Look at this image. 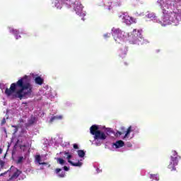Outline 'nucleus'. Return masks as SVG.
Wrapping results in <instances>:
<instances>
[{
  "label": "nucleus",
  "mask_w": 181,
  "mask_h": 181,
  "mask_svg": "<svg viewBox=\"0 0 181 181\" xmlns=\"http://www.w3.org/2000/svg\"><path fill=\"white\" fill-rule=\"evenodd\" d=\"M163 11V26H177L181 22V0H158Z\"/></svg>",
  "instance_id": "f257e3e1"
},
{
  "label": "nucleus",
  "mask_w": 181,
  "mask_h": 181,
  "mask_svg": "<svg viewBox=\"0 0 181 181\" xmlns=\"http://www.w3.org/2000/svg\"><path fill=\"white\" fill-rule=\"evenodd\" d=\"M33 87L28 80V76L19 79L16 83H11L10 88H6L5 94L7 97L12 95L13 98L25 100L32 95Z\"/></svg>",
  "instance_id": "f03ea898"
},
{
  "label": "nucleus",
  "mask_w": 181,
  "mask_h": 181,
  "mask_svg": "<svg viewBox=\"0 0 181 181\" xmlns=\"http://www.w3.org/2000/svg\"><path fill=\"white\" fill-rule=\"evenodd\" d=\"M112 35L116 43H124L127 40L131 45H146L148 43L147 40L142 37L141 30L134 29L132 32L127 33L119 28H112Z\"/></svg>",
  "instance_id": "7ed1b4c3"
},
{
  "label": "nucleus",
  "mask_w": 181,
  "mask_h": 181,
  "mask_svg": "<svg viewBox=\"0 0 181 181\" xmlns=\"http://www.w3.org/2000/svg\"><path fill=\"white\" fill-rule=\"evenodd\" d=\"M29 141H30V139H29L26 131L23 129L21 130L14 146V149L20 148V149L23 151L21 154L14 158V161L17 165H22L25 160H29V156L30 155V152L28 150V148H29Z\"/></svg>",
  "instance_id": "20e7f679"
},
{
  "label": "nucleus",
  "mask_w": 181,
  "mask_h": 181,
  "mask_svg": "<svg viewBox=\"0 0 181 181\" xmlns=\"http://www.w3.org/2000/svg\"><path fill=\"white\" fill-rule=\"evenodd\" d=\"M74 152V150H72L70 151H62L59 153L60 157L57 158V162L59 163V165H62V166L66 165V159L68 161V163L71 165L72 166H76L77 168H81L83 166V163L81 161H78L77 163H74L71 161V158H73V153Z\"/></svg>",
  "instance_id": "39448f33"
},
{
  "label": "nucleus",
  "mask_w": 181,
  "mask_h": 181,
  "mask_svg": "<svg viewBox=\"0 0 181 181\" xmlns=\"http://www.w3.org/2000/svg\"><path fill=\"white\" fill-rule=\"evenodd\" d=\"M90 133L91 135H94V141L92 144H95L96 146H100L103 144L101 141L107 139V135H108V133L105 134V132H101L95 124L90 127Z\"/></svg>",
  "instance_id": "423d86ee"
},
{
  "label": "nucleus",
  "mask_w": 181,
  "mask_h": 181,
  "mask_svg": "<svg viewBox=\"0 0 181 181\" xmlns=\"http://www.w3.org/2000/svg\"><path fill=\"white\" fill-rule=\"evenodd\" d=\"M179 156L177 155V152L176 151H173V155L170 156V164L168 165V169H171L172 171L176 170V167L179 163Z\"/></svg>",
  "instance_id": "0eeeda50"
},
{
  "label": "nucleus",
  "mask_w": 181,
  "mask_h": 181,
  "mask_svg": "<svg viewBox=\"0 0 181 181\" xmlns=\"http://www.w3.org/2000/svg\"><path fill=\"white\" fill-rule=\"evenodd\" d=\"M74 9L76 15H78V16H86V11H83V5H81L80 1H75L74 3Z\"/></svg>",
  "instance_id": "6e6552de"
},
{
  "label": "nucleus",
  "mask_w": 181,
  "mask_h": 181,
  "mask_svg": "<svg viewBox=\"0 0 181 181\" xmlns=\"http://www.w3.org/2000/svg\"><path fill=\"white\" fill-rule=\"evenodd\" d=\"M146 18H148V19H150V21L154 23H158L159 25L163 26V20H159L158 16H156V14L153 12L148 11L147 14L146 15Z\"/></svg>",
  "instance_id": "1a4fd4ad"
},
{
  "label": "nucleus",
  "mask_w": 181,
  "mask_h": 181,
  "mask_svg": "<svg viewBox=\"0 0 181 181\" xmlns=\"http://www.w3.org/2000/svg\"><path fill=\"white\" fill-rule=\"evenodd\" d=\"M119 18L122 19L126 25H132V23H135V19L129 16L128 13H123L122 15L119 16Z\"/></svg>",
  "instance_id": "9d476101"
},
{
  "label": "nucleus",
  "mask_w": 181,
  "mask_h": 181,
  "mask_svg": "<svg viewBox=\"0 0 181 181\" xmlns=\"http://www.w3.org/2000/svg\"><path fill=\"white\" fill-rule=\"evenodd\" d=\"M122 5V2H121V0H114L113 1L106 3L105 6H107L109 11H111L113 8H118V6H121Z\"/></svg>",
  "instance_id": "9b49d317"
},
{
  "label": "nucleus",
  "mask_w": 181,
  "mask_h": 181,
  "mask_svg": "<svg viewBox=\"0 0 181 181\" xmlns=\"http://www.w3.org/2000/svg\"><path fill=\"white\" fill-rule=\"evenodd\" d=\"M60 2H62V4H65L67 8H71V6H70L71 0H55L54 5L57 9H60L62 6H63V4Z\"/></svg>",
  "instance_id": "f8f14e48"
},
{
  "label": "nucleus",
  "mask_w": 181,
  "mask_h": 181,
  "mask_svg": "<svg viewBox=\"0 0 181 181\" xmlns=\"http://www.w3.org/2000/svg\"><path fill=\"white\" fill-rule=\"evenodd\" d=\"M42 91H44V95H46V97H47V98H49L50 100L54 98V95H57L56 93L53 94V93L52 92V88L49 86H46L45 88H44V90H42Z\"/></svg>",
  "instance_id": "ddd939ff"
},
{
  "label": "nucleus",
  "mask_w": 181,
  "mask_h": 181,
  "mask_svg": "<svg viewBox=\"0 0 181 181\" xmlns=\"http://www.w3.org/2000/svg\"><path fill=\"white\" fill-rule=\"evenodd\" d=\"M125 144L122 140H119L115 143L112 144V148H115V149H118V148H122Z\"/></svg>",
  "instance_id": "4468645a"
},
{
  "label": "nucleus",
  "mask_w": 181,
  "mask_h": 181,
  "mask_svg": "<svg viewBox=\"0 0 181 181\" xmlns=\"http://www.w3.org/2000/svg\"><path fill=\"white\" fill-rule=\"evenodd\" d=\"M9 32L16 36V40H18V39H21V35H19V31L18 30L9 28Z\"/></svg>",
  "instance_id": "2eb2a0df"
},
{
  "label": "nucleus",
  "mask_w": 181,
  "mask_h": 181,
  "mask_svg": "<svg viewBox=\"0 0 181 181\" xmlns=\"http://www.w3.org/2000/svg\"><path fill=\"white\" fill-rule=\"evenodd\" d=\"M127 52H128V47H124V49H121L119 50V54L120 57H122V59H124V57H125V56H127Z\"/></svg>",
  "instance_id": "dca6fc26"
},
{
  "label": "nucleus",
  "mask_w": 181,
  "mask_h": 181,
  "mask_svg": "<svg viewBox=\"0 0 181 181\" xmlns=\"http://www.w3.org/2000/svg\"><path fill=\"white\" fill-rule=\"evenodd\" d=\"M59 119H63V116L62 115H53L50 118V122H54V121H59Z\"/></svg>",
  "instance_id": "f3484780"
},
{
  "label": "nucleus",
  "mask_w": 181,
  "mask_h": 181,
  "mask_svg": "<svg viewBox=\"0 0 181 181\" xmlns=\"http://www.w3.org/2000/svg\"><path fill=\"white\" fill-rule=\"evenodd\" d=\"M55 173H57V175H58L59 177H64V176L66 175L64 171H63V170H62L60 168H57L55 170Z\"/></svg>",
  "instance_id": "a211bd4d"
},
{
  "label": "nucleus",
  "mask_w": 181,
  "mask_h": 181,
  "mask_svg": "<svg viewBox=\"0 0 181 181\" xmlns=\"http://www.w3.org/2000/svg\"><path fill=\"white\" fill-rule=\"evenodd\" d=\"M132 131H134V127L130 126L128 128V129L127 130L126 134H125L124 136L123 137V139H127V138H129V134H131V132H132Z\"/></svg>",
  "instance_id": "6ab92c4d"
},
{
  "label": "nucleus",
  "mask_w": 181,
  "mask_h": 181,
  "mask_svg": "<svg viewBox=\"0 0 181 181\" xmlns=\"http://www.w3.org/2000/svg\"><path fill=\"white\" fill-rule=\"evenodd\" d=\"M35 161L37 162V163H39L40 165H47V163L42 162V157L40 156H35Z\"/></svg>",
  "instance_id": "aec40b11"
},
{
  "label": "nucleus",
  "mask_w": 181,
  "mask_h": 181,
  "mask_svg": "<svg viewBox=\"0 0 181 181\" xmlns=\"http://www.w3.org/2000/svg\"><path fill=\"white\" fill-rule=\"evenodd\" d=\"M35 82L36 83V84L42 86V84H43V78H42L40 76L36 77L35 79Z\"/></svg>",
  "instance_id": "412c9836"
},
{
  "label": "nucleus",
  "mask_w": 181,
  "mask_h": 181,
  "mask_svg": "<svg viewBox=\"0 0 181 181\" xmlns=\"http://www.w3.org/2000/svg\"><path fill=\"white\" fill-rule=\"evenodd\" d=\"M35 121H36V117L32 116L31 117H30V118L28 119V125H32L33 124H35Z\"/></svg>",
  "instance_id": "4be33fe9"
},
{
  "label": "nucleus",
  "mask_w": 181,
  "mask_h": 181,
  "mask_svg": "<svg viewBox=\"0 0 181 181\" xmlns=\"http://www.w3.org/2000/svg\"><path fill=\"white\" fill-rule=\"evenodd\" d=\"M77 153H78V156L79 158H84V156H86V151H84V150H78L77 151Z\"/></svg>",
  "instance_id": "5701e85b"
},
{
  "label": "nucleus",
  "mask_w": 181,
  "mask_h": 181,
  "mask_svg": "<svg viewBox=\"0 0 181 181\" xmlns=\"http://www.w3.org/2000/svg\"><path fill=\"white\" fill-rule=\"evenodd\" d=\"M61 146H62V148H69L70 146V143L69 142H62Z\"/></svg>",
  "instance_id": "b1692460"
},
{
  "label": "nucleus",
  "mask_w": 181,
  "mask_h": 181,
  "mask_svg": "<svg viewBox=\"0 0 181 181\" xmlns=\"http://www.w3.org/2000/svg\"><path fill=\"white\" fill-rule=\"evenodd\" d=\"M150 179H153V180H159V177L158 175H150Z\"/></svg>",
  "instance_id": "393cba45"
},
{
  "label": "nucleus",
  "mask_w": 181,
  "mask_h": 181,
  "mask_svg": "<svg viewBox=\"0 0 181 181\" xmlns=\"http://www.w3.org/2000/svg\"><path fill=\"white\" fill-rule=\"evenodd\" d=\"M133 5H139V4H142V1L141 0H132Z\"/></svg>",
  "instance_id": "a878e982"
},
{
  "label": "nucleus",
  "mask_w": 181,
  "mask_h": 181,
  "mask_svg": "<svg viewBox=\"0 0 181 181\" xmlns=\"http://www.w3.org/2000/svg\"><path fill=\"white\" fill-rule=\"evenodd\" d=\"M94 168H95L96 173H101V172H103V170L101 169H100V167H97V166L94 165Z\"/></svg>",
  "instance_id": "bb28decb"
},
{
  "label": "nucleus",
  "mask_w": 181,
  "mask_h": 181,
  "mask_svg": "<svg viewBox=\"0 0 181 181\" xmlns=\"http://www.w3.org/2000/svg\"><path fill=\"white\" fill-rule=\"evenodd\" d=\"M121 135H122V132H117L115 134V136H121Z\"/></svg>",
  "instance_id": "cd10ccee"
},
{
  "label": "nucleus",
  "mask_w": 181,
  "mask_h": 181,
  "mask_svg": "<svg viewBox=\"0 0 181 181\" xmlns=\"http://www.w3.org/2000/svg\"><path fill=\"white\" fill-rule=\"evenodd\" d=\"M110 36H111L110 33H106L104 35L105 39H107V38L110 37Z\"/></svg>",
  "instance_id": "c85d7f7f"
},
{
  "label": "nucleus",
  "mask_w": 181,
  "mask_h": 181,
  "mask_svg": "<svg viewBox=\"0 0 181 181\" xmlns=\"http://www.w3.org/2000/svg\"><path fill=\"white\" fill-rule=\"evenodd\" d=\"M6 122V119L3 118L2 121H1V125L2 127V125H4V124Z\"/></svg>",
  "instance_id": "c756f323"
},
{
  "label": "nucleus",
  "mask_w": 181,
  "mask_h": 181,
  "mask_svg": "<svg viewBox=\"0 0 181 181\" xmlns=\"http://www.w3.org/2000/svg\"><path fill=\"white\" fill-rule=\"evenodd\" d=\"M0 88L1 90H2V91H4V88H5V85L0 83Z\"/></svg>",
  "instance_id": "7c9ffc66"
},
{
  "label": "nucleus",
  "mask_w": 181,
  "mask_h": 181,
  "mask_svg": "<svg viewBox=\"0 0 181 181\" xmlns=\"http://www.w3.org/2000/svg\"><path fill=\"white\" fill-rule=\"evenodd\" d=\"M13 128H15L14 129V134H16V132H18V127L16 126H12Z\"/></svg>",
  "instance_id": "2f4dec72"
},
{
  "label": "nucleus",
  "mask_w": 181,
  "mask_h": 181,
  "mask_svg": "<svg viewBox=\"0 0 181 181\" xmlns=\"http://www.w3.org/2000/svg\"><path fill=\"white\" fill-rule=\"evenodd\" d=\"M4 165H5V163L4 161H2V160L0 161V165L1 168H4Z\"/></svg>",
  "instance_id": "473e14b6"
},
{
  "label": "nucleus",
  "mask_w": 181,
  "mask_h": 181,
  "mask_svg": "<svg viewBox=\"0 0 181 181\" xmlns=\"http://www.w3.org/2000/svg\"><path fill=\"white\" fill-rule=\"evenodd\" d=\"M74 149H78V145H77L76 144H74Z\"/></svg>",
  "instance_id": "72a5a7b5"
},
{
  "label": "nucleus",
  "mask_w": 181,
  "mask_h": 181,
  "mask_svg": "<svg viewBox=\"0 0 181 181\" xmlns=\"http://www.w3.org/2000/svg\"><path fill=\"white\" fill-rule=\"evenodd\" d=\"M64 170H65L66 172L69 171V167L64 166Z\"/></svg>",
  "instance_id": "f704fd0d"
},
{
  "label": "nucleus",
  "mask_w": 181,
  "mask_h": 181,
  "mask_svg": "<svg viewBox=\"0 0 181 181\" xmlns=\"http://www.w3.org/2000/svg\"><path fill=\"white\" fill-rule=\"evenodd\" d=\"M106 131H107V132H111V129L107 128V129H106Z\"/></svg>",
  "instance_id": "c9c22d12"
},
{
  "label": "nucleus",
  "mask_w": 181,
  "mask_h": 181,
  "mask_svg": "<svg viewBox=\"0 0 181 181\" xmlns=\"http://www.w3.org/2000/svg\"><path fill=\"white\" fill-rule=\"evenodd\" d=\"M49 145H50V144H49L48 142H47V143H45V146H46V148H47V146H49Z\"/></svg>",
  "instance_id": "e433bc0d"
},
{
  "label": "nucleus",
  "mask_w": 181,
  "mask_h": 181,
  "mask_svg": "<svg viewBox=\"0 0 181 181\" xmlns=\"http://www.w3.org/2000/svg\"><path fill=\"white\" fill-rule=\"evenodd\" d=\"M0 153H2V148H0Z\"/></svg>",
  "instance_id": "4c0bfd02"
},
{
  "label": "nucleus",
  "mask_w": 181,
  "mask_h": 181,
  "mask_svg": "<svg viewBox=\"0 0 181 181\" xmlns=\"http://www.w3.org/2000/svg\"><path fill=\"white\" fill-rule=\"evenodd\" d=\"M81 20H82V21H84V17H83V18H81Z\"/></svg>",
  "instance_id": "58836bf2"
},
{
  "label": "nucleus",
  "mask_w": 181,
  "mask_h": 181,
  "mask_svg": "<svg viewBox=\"0 0 181 181\" xmlns=\"http://www.w3.org/2000/svg\"><path fill=\"white\" fill-rule=\"evenodd\" d=\"M4 105H6V103H4Z\"/></svg>",
  "instance_id": "ea45409f"
},
{
  "label": "nucleus",
  "mask_w": 181,
  "mask_h": 181,
  "mask_svg": "<svg viewBox=\"0 0 181 181\" xmlns=\"http://www.w3.org/2000/svg\"><path fill=\"white\" fill-rule=\"evenodd\" d=\"M13 141H15V139H12V141H13Z\"/></svg>",
  "instance_id": "a19ab883"
},
{
  "label": "nucleus",
  "mask_w": 181,
  "mask_h": 181,
  "mask_svg": "<svg viewBox=\"0 0 181 181\" xmlns=\"http://www.w3.org/2000/svg\"><path fill=\"white\" fill-rule=\"evenodd\" d=\"M40 94H42V90H40Z\"/></svg>",
  "instance_id": "79ce46f5"
},
{
  "label": "nucleus",
  "mask_w": 181,
  "mask_h": 181,
  "mask_svg": "<svg viewBox=\"0 0 181 181\" xmlns=\"http://www.w3.org/2000/svg\"><path fill=\"white\" fill-rule=\"evenodd\" d=\"M12 155H13V152H12Z\"/></svg>",
  "instance_id": "37998d69"
},
{
  "label": "nucleus",
  "mask_w": 181,
  "mask_h": 181,
  "mask_svg": "<svg viewBox=\"0 0 181 181\" xmlns=\"http://www.w3.org/2000/svg\"><path fill=\"white\" fill-rule=\"evenodd\" d=\"M25 177H26L25 176H24V177L23 179H25Z\"/></svg>",
  "instance_id": "c03bdc74"
},
{
  "label": "nucleus",
  "mask_w": 181,
  "mask_h": 181,
  "mask_svg": "<svg viewBox=\"0 0 181 181\" xmlns=\"http://www.w3.org/2000/svg\"><path fill=\"white\" fill-rule=\"evenodd\" d=\"M40 169H43V168H40Z\"/></svg>",
  "instance_id": "a18cd8bd"
},
{
  "label": "nucleus",
  "mask_w": 181,
  "mask_h": 181,
  "mask_svg": "<svg viewBox=\"0 0 181 181\" xmlns=\"http://www.w3.org/2000/svg\"><path fill=\"white\" fill-rule=\"evenodd\" d=\"M8 148H9V145L8 146Z\"/></svg>",
  "instance_id": "49530a36"
}]
</instances>
